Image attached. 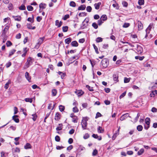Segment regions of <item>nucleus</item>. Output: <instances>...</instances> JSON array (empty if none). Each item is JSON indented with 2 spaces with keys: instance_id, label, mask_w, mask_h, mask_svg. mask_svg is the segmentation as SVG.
<instances>
[{
  "instance_id": "6e6552de",
  "label": "nucleus",
  "mask_w": 157,
  "mask_h": 157,
  "mask_svg": "<svg viewBox=\"0 0 157 157\" xmlns=\"http://www.w3.org/2000/svg\"><path fill=\"white\" fill-rule=\"evenodd\" d=\"M25 76L28 81L30 82H31V77L29 76V74L27 72H25Z\"/></svg>"
},
{
  "instance_id": "864d4df0",
  "label": "nucleus",
  "mask_w": 157,
  "mask_h": 157,
  "mask_svg": "<svg viewBox=\"0 0 157 157\" xmlns=\"http://www.w3.org/2000/svg\"><path fill=\"white\" fill-rule=\"evenodd\" d=\"M122 4L124 6L126 7H127L128 5V4L127 2L125 1H124L122 2Z\"/></svg>"
},
{
  "instance_id": "7c9ffc66",
  "label": "nucleus",
  "mask_w": 157,
  "mask_h": 157,
  "mask_svg": "<svg viewBox=\"0 0 157 157\" xmlns=\"http://www.w3.org/2000/svg\"><path fill=\"white\" fill-rule=\"evenodd\" d=\"M143 128V127L141 125H139L137 127V129L139 131H142Z\"/></svg>"
},
{
  "instance_id": "2eb2a0df",
  "label": "nucleus",
  "mask_w": 157,
  "mask_h": 157,
  "mask_svg": "<svg viewBox=\"0 0 157 157\" xmlns=\"http://www.w3.org/2000/svg\"><path fill=\"white\" fill-rule=\"evenodd\" d=\"M18 117L17 115H14L13 117V119L16 122V123H18L19 122V119L18 118H17Z\"/></svg>"
},
{
  "instance_id": "0eeeda50",
  "label": "nucleus",
  "mask_w": 157,
  "mask_h": 157,
  "mask_svg": "<svg viewBox=\"0 0 157 157\" xmlns=\"http://www.w3.org/2000/svg\"><path fill=\"white\" fill-rule=\"evenodd\" d=\"M137 47L136 50L137 52L139 53H141L143 51V48L140 46L138 45H137Z\"/></svg>"
},
{
  "instance_id": "9b49d317",
  "label": "nucleus",
  "mask_w": 157,
  "mask_h": 157,
  "mask_svg": "<svg viewBox=\"0 0 157 157\" xmlns=\"http://www.w3.org/2000/svg\"><path fill=\"white\" fill-rule=\"evenodd\" d=\"M61 115L60 113L57 112L56 113L55 117V119L56 121H59Z\"/></svg>"
},
{
  "instance_id": "c85d7f7f",
  "label": "nucleus",
  "mask_w": 157,
  "mask_h": 157,
  "mask_svg": "<svg viewBox=\"0 0 157 157\" xmlns=\"http://www.w3.org/2000/svg\"><path fill=\"white\" fill-rule=\"evenodd\" d=\"M18 8L20 10H25L26 9V7L23 4H22Z\"/></svg>"
},
{
  "instance_id": "aec40b11",
  "label": "nucleus",
  "mask_w": 157,
  "mask_h": 157,
  "mask_svg": "<svg viewBox=\"0 0 157 157\" xmlns=\"http://www.w3.org/2000/svg\"><path fill=\"white\" fill-rule=\"evenodd\" d=\"M55 24L58 27H60L62 24V22L61 21L59 22L58 20H57L56 21Z\"/></svg>"
},
{
  "instance_id": "a878e982",
  "label": "nucleus",
  "mask_w": 157,
  "mask_h": 157,
  "mask_svg": "<svg viewBox=\"0 0 157 157\" xmlns=\"http://www.w3.org/2000/svg\"><path fill=\"white\" fill-rule=\"evenodd\" d=\"M27 28L29 29H34L36 28L35 26L32 27L30 24H27Z\"/></svg>"
},
{
  "instance_id": "680f3d73",
  "label": "nucleus",
  "mask_w": 157,
  "mask_h": 157,
  "mask_svg": "<svg viewBox=\"0 0 157 157\" xmlns=\"http://www.w3.org/2000/svg\"><path fill=\"white\" fill-rule=\"evenodd\" d=\"M126 92L125 91V92H123L120 96V98H123V97H124L126 95Z\"/></svg>"
},
{
  "instance_id": "9d476101",
  "label": "nucleus",
  "mask_w": 157,
  "mask_h": 157,
  "mask_svg": "<svg viewBox=\"0 0 157 157\" xmlns=\"http://www.w3.org/2000/svg\"><path fill=\"white\" fill-rule=\"evenodd\" d=\"M45 39V37H43L40 38L38 40V44L41 45L43 43V42Z\"/></svg>"
},
{
  "instance_id": "774afa93",
  "label": "nucleus",
  "mask_w": 157,
  "mask_h": 157,
  "mask_svg": "<svg viewBox=\"0 0 157 157\" xmlns=\"http://www.w3.org/2000/svg\"><path fill=\"white\" fill-rule=\"evenodd\" d=\"M69 14H66L65 15L63 18V19L64 20H66L67 19L69 18Z\"/></svg>"
},
{
  "instance_id": "bf43d9fd",
  "label": "nucleus",
  "mask_w": 157,
  "mask_h": 157,
  "mask_svg": "<svg viewBox=\"0 0 157 157\" xmlns=\"http://www.w3.org/2000/svg\"><path fill=\"white\" fill-rule=\"evenodd\" d=\"M89 137V135L88 133H86L83 136V138L85 139H88Z\"/></svg>"
},
{
  "instance_id": "4d7b16f0",
  "label": "nucleus",
  "mask_w": 157,
  "mask_h": 157,
  "mask_svg": "<svg viewBox=\"0 0 157 157\" xmlns=\"http://www.w3.org/2000/svg\"><path fill=\"white\" fill-rule=\"evenodd\" d=\"M153 25V24L152 23L150 24L148 26V27L147 28V30H151V29L152 28Z\"/></svg>"
},
{
  "instance_id": "c9c22d12",
  "label": "nucleus",
  "mask_w": 157,
  "mask_h": 157,
  "mask_svg": "<svg viewBox=\"0 0 157 157\" xmlns=\"http://www.w3.org/2000/svg\"><path fill=\"white\" fill-rule=\"evenodd\" d=\"M93 45L94 49L95 50L97 54H98L99 52L98 51V48L94 44H93Z\"/></svg>"
},
{
  "instance_id": "6e6d98bb",
  "label": "nucleus",
  "mask_w": 157,
  "mask_h": 157,
  "mask_svg": "<svg viewBox=\"0 0 157 157\" xmlns=\"http://www.w3.org/2000/svg\"><path fill=\"white\" fill-rule=\"evenodd\" d=\"M32 116H33L32 119L34 121H35L36 120V118L37 117V115L35 114H33Z\"/></svg>"
},
{
  "instance_id": "cd10ccee",
  "label": "nucleus",
  "mask_w": 157,
  "mask_h": 157,
  "mask_svg": "<svg viewBox=\"0 0 157 157\" xmlns=\"http://www.w3.org/2000/svg\"><path fill=\"white\" fill-rule=\"evenodd\" d=\"M72 121L74 123H76L78 122V118L76 116H74L72 118Z\"/></svg>"
},
{
  "instance_id": "4468645a",
  "label": "nucleus",
  "mask_w": 157,
  "mask_h": 157,
  "mask_svg": "<svg viewBox=\"0 0 157 157\" xmlns=\"http://www.w3.org/2000/svg\"><path fill=\"white\" fill-rule=\"evenodd\" d=\"M75 92L78 96H80L84 94L83 91L81 90H77Z\"/></svg>"
},
{
  "instance_id": "4be33fe9",
  "label": "nucleus",
  "mask_w": 157,
  "mask_h": 157,
  "mask_svg": "<svg viewBox=\"0 0 157 157\" xmlns=\"http://www.w3.org/2000/svg\"><path fill=\"white\" fill-rule=\"evenodd\" d=\"M86 6L85 5H82L79 7L78 8V10H85Z\"/></svg>"
},
{
  "instance_id": "393cba45",
  "label": "nucleus",
  "mask_w": 157,
  "mask_h": 157,
  "mask_svg": "<svg viewBox=\"0 0 157 157\" xmlns=\"http://www.w3.org/2000/svg\"><path fill=\"white\" fill-rule=\"evenodd\" d=\"M11 83V81L8 80V82L5 84L4 88L6 89H7L9 87V85Z\"/></svg>"
},
{
  "instance_id": "13d9d810",
  "label": "nucleus",
  "mask_w": 157,
  "mask_h": 157,
  "mask_svg": "<svg viewBox=\"0 0 157 157\" xmlns=\"http://www.w3.org/2000/svg\"><path fill=\"white\" fill-rule=\"evenodd\" d=\"M98 154V151L96 149H95L93 151L92 153L93 156L96 155Z\"/></svg>"
},
{
  "instance_id": "052dcab7",
  "label": "nucleus",
  "mask_w": 157,
  "mask_h": 157,
  "mask_svg": "<svg viewBox=\"0 0 157 157\" xmlns=\"http://www.w3.org/2000/svg\"><path fill=\"white\" fill-rule=\"evenodd\" d=\"M130 81V79L129 78H124V83H128V82Z\"/></svg>"
},
{
  "instance_id": "2f4dec72",
  "label": "nucleus",
  "mask_w": 157,
  "mask_h": 157,
  "mask_svg": "<svg viewBox=\"0 0 157 157\" xmlns=\"http://www.w3.org/2000/svg\"><path fill=\"white\" fill-rule=\"evenodd\" d=\"M144 151V150L143 148L141 149L138 152V155H141Z\"/></svg>"
},
{
  "instance_id": "5fc2aeb1",
  "label": "nucleus",
  "mask_w": 157,
  "mask_h": 157,
  "mask_svg": "<svg viewBox=\"0 0 157 157\" xmlns=\"http://www.w3.org/2000/svg\"><path fill=\"white\" fill-rule=\"evenodd\" d=\"M109 47V45L108 44H105L103 45L102 48L104 49H107Z\"/></svg>"
},
{
  "instance_id": "b1692460",
  "label": "nucleus",
  "mask_w": 157,
  "mask_h": 157,
  "mask_svg": "<svg viewBox=\"0 0 157 157\" xmlns=\"http://www.w3.org/2000/svg\"><path fill=\"white\" fill-rule=\"evenodd\" d=\"M16 51V50L14 49L11 50L9 52V57H10L11 56L13 55Z\"/></svg>"
},
{
  "instance_id": "79ce46f5",
  "label": "nucleus",
  "mask_w": 157,
  "mask_h": 157,
  "mask_svg": "<svg viewBox=\"0 0 157 157\" xmlns=\"http://www.w3.org/2000/svg\"><path fill=\"white\" fill-rule=\"evenodd\" d=\"M92 26L95 29H97L98 27V25L95 22H94L93 23V24H92Z\"/></svg>"
},
{
  "instance_id": "423d86ee",
  "label": "nucleus",
  "mask_w": 157,
  "mask_h": 157,
  "mask_svg": "<svg viewBox=\"0 0 157 157\" xmlns=\"http://www.w3.org/2000/svg\"><path fill=\"white\" fill-rule=\"evenodd\" d=\"M138 27L139 30H140L143 29V25L141 21H138Z\"/></svg>"
},
{
  "instance_id": "603ef678",
  "label": "nucleus",
  "mask_w": 157,
  "mask_h": 157,
  "mask_svg": "<svg viewBox=\"0 0 157 157\" xmlns=\"http://www.w3.org/2000/svg\"><path fill=\"white\" fill-rule=\"evenodd\" d=\"M73 111L74 113H77L78 112V110L76 107H75L73 108Z\"/></svg>"
},
{
  "instance_id": "f8f14e48",
  "label": "nucleus",
  "mask_w": 157,
  "mask_h": 157,
  "mask_svg": "<svg viewBox=\"0 0 157 157\" xmlns=\"http://www.w3.org/2000/svg\"><path fill=\"white\" fill-rule=\"evenodd\" d=\"M12 17L15 20L17 21H20L21 19V17L20 16H12Z\"/></svg>"
},
{
  "instance_id": "49530a36",
  "label": "nucleus",
  "mask_w": 157,
  "mask_h": 157,
  "mask_svg": "<svg viewBox=\"0 0 157 157\" xmlns=\"http://www.w3.org/2000/svg\"><path fill=\"white\" fill-rule=\"evenodd\" d=\"M138 4L140 5L141 6L144 5V0H139L138 2Z\"/></svg>"
},
{
  "instance_id": "ea45409f",
  "label": "nucleus",
  "mask_w": 157,
  "mask_h": 157,
  "mask_svg": "<svg viewBox=\"0 0 157 157\" xmlns=\"http://www.w3.org/2000/svg\"><path fill=\"white\" fill-rule=\"evenodd\" d=\"M25 100L26 102L30 103H32L33 101L32 99L31 98H25Z\"/></svg>"
},
{
  "instance_id": "a19ab883",
  "label": "nucleus",
  "mask_w": 157,
  "mask_h": 157,
  "mask_svg": "<svg viewBox=\"0 0 157 157\" xmlns=\"http://www.w3.org/2000/svg\"><path fill=\"white\" fill-rule=\"evenodd\" d=\"M150 120L149 118H146L145 119V124H150Z\"/></svg>"
},
{
  "instance_id": "bb28decb",
  "label": "nucleus",
  "mask_w": 157,
  "mask_h": 157,
  "mask_svg": "<svg viewBox=\"0 0 157 157\" xmlns=\"http://www.w3.org/2000/svg\"><path fill=\"white\" fill-rule=\"evenodd\" d=\"M100 19L103 21L106 20L107 19V17L105 15H102Z\"/></svg>"
},
{
  "instance_id": "0e129e2a",
  "label": "nucleus",
  "mask_w": 157,
  "mask_h": 157,
  "mask_svg": "<svg viewBox=\"0 0 157 157\" xmlns=\"http://www.w3.org/2000/svg\"><path fill=\"white\" fill-rule=\"evenodd\" d=\"M102 116L101 114L99 112L97 113L96 116L95 117V118H97L98 117H101Z\"/></svg>"
},
{
  "instance_id": "a18cd8bd",
  "label": "nucleus",
  "mask_w": 157,
  "mask_h": 157,
  "mask_svg": "<svg viewBox=\"0 0 157 157\" xmlns=\"http://www.w3.org/2000/svg\"><path fill=\"white\" fill-rule=\"evenodd\" d=\"M57 93L56 90L55 89H53L52 90V95L55 96L56 95Z\"/></svg>"
},
{
  "instance_id": "e2e57ef3",
  "label": "nucleus",
  "mask_w": 157,
  "mask_h": 157,
  "mask_svg": "<svg viewBox=\"0 0 157 157\" xmlns=\"http://www.w3.org/2000/svg\"><path fill=\"white\" fill-rule=\"evenodd\" d=\"M103 21L101 20L100 19L99 20H98V25H101L102 23H103Z\"/></svg>"
},
{
  "instance_id": "a211bd4d",
  "label": "nucleus",
  "mask_w": 157,
  "mask_h": 157,
  "mask_svg": "<svg viewBox=\"0 0 157 157\" xmlns=\"http://www.w3.org/2000/svg\"><path fill=\"white\" fill-rule=\"evenodd\" d=\"M31 148L32 146L31 144L29 143H26L24 146V148L26 149H30Z\"/></svg>"
},
{
  "instance_id": "1a4fd4ad",
  "label": "nucleus",
  "mask_w": 157,
  "mask_h": 157,
  "mask_svg": "<svg viewBox=\"0 0 157 157\" xmlns=\"http://www.w3.org/2000/svg\"><path fill=\"white\" fill-rule=\"evenodd\" d=\"M157 94V90H155L152 91L150 93V96L151 97H153Z\"/></svg>"
},
{
  "instance_id": "f704fd0d",
  "label": "nucleus",
  "mask_w": 157,
  "mask_h": 157,
  "mask_svg": "<svg viewBox=\"0 0 157 157\" xmlns=\"http://www.w3.org/2000/svg\"><path fill=\"white\" fill-rule=\"evenodd\" d=\"M96 41L97 43L102 42V38L100 37H98L96 39Z\"/></svg>"
},
{
  "instance_id": "f03ea898",
  "label": "nucleus",
  "mask_w": 157,
  "mask_h": 157,
  "mask_svg": "<svg viewBox=\"0 0 157 157\" xmlns=\"http://www.w3.org/2000/svg\"><path fill=\"white\" fill-rule=\"evenodd\" d=\"M87 119L86 118H84L83 119L81 122L82 128L83 129H86L87 126Z\"/></svg>"
},
{
  "instance_id": "7ed1b4c3",
  "label": "nucleus",
  "mask_w": 157,
  "mask_h": 157,
  "mask_svg": "<svg viewBox=\"0 0 157 157\" xmlns=\"http://www.w3.org/2000/svg\"><path fill=\"white\" fill-rule=\"evenodd\" d=\"M101 65L105 68H106L108 65L109 62L107 58H104L101 61Z\"/></svg>"
},
{
  "instance_id": "20e7f679",
  "label": "nucleus",
  "mask_w": 157,
  "mask_h": 157,
  "mask_svg": "<svg viewBox=\"0 0 157 157\" xmlns=\"http://www.w3.org/2000/svg\"><path fill=\"white\" fill-rule=\"evenodd\" d=\"M128 117H130L128 113H127L122 115L120 118V120L121 121H123L125 120Z\"/></svg>"
},
{
  "instance_id": "473e14b6",
  "label": "nucleus",
  "mask_w": 157,
  "mask_h": 157,
  "mask_svg": "<svg viewBox=\"0 0 157 157\" xmlns=\"http://www.w3.org/2000/svg\"><path fill=\"white\" fill-rule=\"evenodd\" d=\"M8 4L9 5L8 7L9 9L10 10H12L13 9V4L11 3H9Z\"/></svg>"
},
{
  "instance_id": "de8ad7c7",
  "label": "nucleus",
  "mask_w": 157,
  "mask_h": 157,
  "mask_svg": "<svg viewBox=\"0 0 157 157\" xmlns=\"http://www.w3.org/2000/svg\"><path fill=\"white\" fill-rule=\"evenodd\" d=\"M130 25V24L129 23H125L124 24L123 27L124 28H126L128 27Z\"/></svg>"
},
{
  "instance_id": "09e8293b",
  "label": "nucleus",
  "mask_w": 157,
  "mask_h": 157,
  "mask_svg": "<svg viewBox=\"0 0 157 157\" xmlns=\"http://www.w3.org/2000/svg\"><path fill=\"white\" fill-rule=\"evenodd\" d=\"M6 44L7 47H10L12 45V43L10 41H7L6 43Z\"/></svg>"
},
{
  "instance_id": "72a5a7b5",
  "label": "nucleus",
  "mask_w": 157,
  "mask_h": 157,
  "mask_svg": "<svg viewBox=\"0 0 157 157\" xmlns=\"http://www.w3.org/2000/svg\"><path fill=\"white\" fill-rule=\"evenodd\" d=\"M69 5L71 6L75 7L76 6V4L75 2L73 1H71L70 2Z\"/></svg>"
},
{
  "instance_id": "3c124183",
  "label": "nucleus",
  "mask_w": 157,
  "mask_h": 157,
  "mask_svg": "<svg viewBox=\"0 0 157 157\" xmlns=\"http://www.w3.org/2000/svg\"><path fill=\"white\" fill-rule=\"evenodd\" d=\"M86 87L90 91H92L94 90L92 87H90L89 86L87 85L86 86Z\"/></svg>"
},
{
  "instance_id": "338daca9",
  "label": "nucleus",
  "mask_w": 157,
  "mask_h": 157,
  "mask_svg": "<svg viewBox=\"0 0 157 157\" xmlns=\"http://www.w3.org/2000/svg\"><path fill=\"white\" fill-rule=\"evenodd\" d=\"M21 33H19L16 35V38L17 39H19L21 38Z\"/></svg>"
},
{
  "instance_id": "39448f33",
  "label": "nucleus",
  "mask_w": 157,
  "mask_h": 157,
  "mask_svg": "<svg viewBox=\"0 0 157 157\" xmlns=\"http://www.w3.org/2000/svg\"><path fill=\"white\" fill-rule=\"evenodd\" d=\"M46 4L45 3H41L39 5V8H40V10H39L40 12H41L42 11L41 9H45L46 7Z\"/></svg>"
},
{
  "instance_id": "69168bd1",
  "label": "nucleus",
  "mask_w": 157,
  "mask_h": 157,
  "mask_svg": "<svg viewBox=\"0 0 157 157\" xmlns=\"http://www.w3.org/2000/svg\"><path fill=\"white\" fill-rule=\"evenodd\" d=\"M55 140L56 141H57V142L59 141H60V140L59 137L58 136H56L55 137Z\"/></svg>"
},
{
  "instance_id": "c03bdc74",
  "label": "nucleus",
  "mask_w": 157,
  "mask_h": 157,
  "mask_svg": "<svg viewBox=\"0 0 157 157\" xmlns=\"http://www.w3.org/2000/svg\"><path fill=\"white\" fill-rule=\"evenodd\" d=\"M62 29L63 32H66L67 31L68 27L67 26H64L63 27Z\"/></svg>"
},
{
  "instance_id": "58836bf2",
  "label": "nucleus",
  "mask_w": 157,
  "mask_h": 157,
  "mask_svg": "<svg viewBox=\"0 0 157 157\" xmlns=\"http://www.w3.org/2000/svg\"><path fill=\"white\" fill-rule=\"evenodd\" d=\"M135 58L137 59H139L140 60H142L144 58V56H136L135 57Z\"/></svg>"
},
{
  "instance_id": "c756f323",
  "label": "nucleus",
  "mask_w": 157,
  "mask_h": 157,
  "mask_svg": "<svg viewBox=\"0 0 157 157\" xmlns=\"http://www.w3.org/2000/svg\"><path fill=\"white\" fill-rule=\"evenodd\" d=\"M27 10L29 11H32L33 10V7L30 5L27 6Z\"/></svg>"
},
{
  "instance_id": "f257e3e1",
  "label": "nucleus",
  "mask_w": 157,
  "mask_h": 157,
  "mask_svg": "<svg viewBox=\"0 0 157 157\" xmlns=\"http://www.w3.org/2000/svg\"><path fill=\"white\" fill-rule=\"evenodd\" d=\"M32 59L31 57H29L27 59V61L25 63L24 66V69H26L28 68L30 65H32L33 63V62L32 61Z\"/></svg>"
},
{
  "instance_id": "8fccbe9b",
  "label": "nucleus",
  "mask_w": 157,
  "mask_h": 157,
  "mask_svg": "<svg viewBox=\"0 0 157 157\" xmlns=\"http://www.w3.org/2000/svg\"><path fill=\"white\" fill-rule=\"evenodd\" d=\"M86 10L87 12H90L91 11L92 8L90 6H88L86 7Z\"/></svg>"
},
{
  "instance_id": "5701e85b",
  "label": "nucleus",
  "mask_w": 157,
  "mask_h": 157,
  "mask_svg": "<svg viewBox=\"0 0 157 157\" xmlns=\"http://www.w3.org/2000/svg\"><path fill=\"white\" fill-rule=\"evenodd\" d=\"M71 38L69 37L65 39V42L66 44H68L71 42Z\"/></svg>"
},
{
  "instance_id": "f3484780",
  "label": "nucleus",
  "mask_w": 157,
  "mask_h": 157,
  "mask_svg": "<svg viewBox=\"0 0 157 157\" xmlns=\"http://www.w3.org/2000/svg\"><path fill=\"white\" fill-rule=\"evenodd\" d=\"M9 27L6 25L5 26L4 29L3 31H2V35H5L6 34V33L7 31L8 30Z\"/></svg>"
},
{
  "instance_id": "dca6fc26",
  "label": "nucleus",
  "mask_w": 157,
  "mask_h": 157,
  "mask_svg": "<svg viewBox=\"0 0 157 157\" xmlns=\"http://www.w3.org/2000/svg\"><path fill=\"white\" fill-rule=\"evenodd\" d=\"M113 79L114 81H116L117 82H118V76L117 75V74H114L113 75Z\"/></svg>"
},
{
  "instance_id": "37998d69",
  "label": "nucleus",
  "mask_w": 157,
  "mask_h": 157,
  "mask_svg": "<svg viewBox=\"0 0 157 157\" xmlns=\"http://www.w3.org/2000/svg\"><path fill=\"white\" fill-rule=\"evenodd\" d=\"M62 125V124H59V126L57 127L56 128V130L57 131H59L61 129H62V127H61V126Z\"/></svg>"
},
{
  "instance_id": "ddd939ff",
  "label": "nucleus",
  "mask_w": 157,
  "mask_h": 157,
  "mask_svg": "<svg viewBox=\"0 0 157 157\" xmlns=\"http://www.w3.org/2000/svg\"><path fill=\"white\" fill-rule=\"evenodd\" d=\"M101 4V2H99L98 3H95L94 5L95 9L96 10L99 9Z\"/></svg>"
},
{
  "instance_id": "e433bc0d",
  "label": "nucleus",
  "mask_w": 157,
  "mask_h": 157,
  "mask_svg": "<svg viewBox=\"0 0 157 157\" xmlns=\"http://www.w3.org/2000/svg\"><path fill=\"white\" fill-rule=\"evenodd\" d=\"M59 108L60 111L61 112H62L64 110L65 107L64 106L60 105L59 106Z\"/></svg>"
},
{
  "instance_id": "6ab92c4d",
  "label": "nucleus",
  "mask_w": 157,
  "mask_h": 157,
  "mask_svg": "<svg viewBox=\"0 0 157 157\" xmlns=\"http://www.w3.org/2000/svg\"><path fill=\"white\" fill-rule=\"evenodd\" d=\"M92 137L94 138L97 139L99 140H101V136H98L97 134H93L92 136Z\"/></svg>"
},
{
  "instance_id": "412c9836",
  "label": "nucleus",
  "mask_w": 157,
  "mask_h": 157,
  "mask_svg": "<svg viewBox=\"0 0 157 157\" xmlns=\"http://www.w3.org/2000/svg\"><path fill=\"white\" fill-rule=\"evenodd\" d=\"M71 44L72 46L73 47H77L78 45V44L76 41H74L72 42Z\"/></svg>"
},
{
  "instance_id": "4c0bfd02",
  "label": "nucleus",
  "mask_w": 157,
  "mask_h": 157,
  "mask_svg": "<svg viewBox=\"0 0 157 157\" xmlns=\"http://www.w3.org/2000/svg\"><path fill=\"white\" fill-rule=\"evenodd\" d=\"M98 131L99 133H103L104 131L101 126H99L98 128Z\"/></svg>"
}]
</instances>
